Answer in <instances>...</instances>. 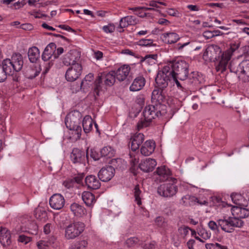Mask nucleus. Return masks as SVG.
<instances>
[{
	"instance_id": "obj_1",
	"label": "nucleus",
	"mask_w": 249,
	"mask_h": 249,
	"mask_svg": "<svg viewBox=\"0 0 249 249\" xmlns=\"http://www.w3.org/2000/svg\"><path fill=\"white\" fill-rule=\"evenodd\" d=\"M165 66L166 68H169V72L171 75V77L176 83L177 86L179 88H182L178 80L184 81L188 78L189 64L184 60H175L169 62Z\"/></svg>"
},
{
	"instance_id": "obj_2",
	"label": "nucleus",
	"mask_w": 249,
	"mask_h": 249,
	"mask_svg": "<svg viewBox=\"0 0 249 249\" xmlns=\"http://www.w3.org/2000/svg\"><path fill=\"white\" fill-rule=\"evenodd\" d=\"M164 107L165 106L160 104L149 105L145 106L142 112L144 120L138 123V129L147 126L149 123L153 119L166 113L163 109Z\"/></svg>"
},
{
	"instance_id": "obj_3",
	"label": "nucleus",
	"mask_w": 249,
	"mask_h": 249,
	"mask_svg": "<svg viewBox=\"0 0 249 249\" xmlns=\"http://www.w3.org/2000/svg\"><path fill=\"white\" fill-rule=\"evenodd\" d=\"M217 224L213 221H211L208 223L209 227L215 232L218 231V227L227 232H232L235 227L241 228L243 226V221L236 217H229L227 219L224 218L217 220Z\"/></svg>"
},
{
	"instance_id": "obj_4",
	"label": "nucleus",
	"mask_w": 249,
	"mask_h": 249,
	"mask_svg": "<svg viewBox=\"0 0 249 249\" xmlns=\"http://www.w3.org/2000/svg\"><path fill=\"white\" fill-rule=\"evenodd\" d=\"M116 78L114 71L103 72L99 74L94 82V92L96 95L99 96L100 92L106 89L107 86L113 85Z\"/></svg>"
},
{
	"instance_id": "obj_5",
	"label": "nucleus",
	"mask_w": 249,
	"mask_h": 249,
	"mask_svg": "<svg viewBox=\"0 0 249 249\" xmlns=\"http://www.w3.org/2000/svg\"><path fill=\"white\" fill-rule=\"evenodd\" d=\"M223 53L220 48L216 45H211L207 47L203 55L205 61L215 62L217 64V71L221 72L226 70V68H222L220 65L223 58Z\"/></svg>"
},
{
	"instance_id": "obj_6",
	"label": "nucleus",
	"mask_w": 249,
	"mask_h": 249,
	"mask_svg": "<svg viewBox=\"0 0 249 249\" xmlns=\"http://www.w3.org/2000/svg\"><path fill=\"white\" fill-rule=\"evenodd\" d=\"M85 224L81 221H74L65 228L64 237L67 240L74 239L84 231Z\"/></svg>"
},
{
	"instance_id": "obj_7",
	"label": "nucleus",
	"mask_w": 249,
	"mask_h": 249,
	"mask_svg": "<svg viewBox=\"0 0 249 249\" xmlns=\"http://www.w3.org/2000/svg\"><path fill=\"white\" fill-rule=\"evenodd\" d=\"M5 63V67L7 68L12 75L14 71H20L23 67V60L22 56L19 53L13 54L11 59L3 60Z\"/></svg>"
},
{
	"instance_id": "obj_8",
	"label": "nucleus",
	"mask_w": 249,
	"mask_h": 249,
	"mask_svg": "<svg viewBox=\"0 0 249 249\" xmlns=\"http://www.w3.org/2000/svg\"><path fill=\"white\" fill-rule=\"evenodd\" d=\"M172 78L169 72V68L165 66L161 71L158 72L155 78L157 87L160 89H164L167 87L168 82Z\"/></svg>"
},
{
	"instance_id": "obj_9",
	"label": "nucleus",
	"mask_w": 249,
	"mask_h": 249,
	"mask_svg": "<svg viewBox=\"0 0 249 249\" xmlns=\"http://www.w3.org/2000/svg\"><path fill=\"white\" fill-rule=\"evenodd\" d=\"M81 114L78 111H74L69 114L65 118V124L69 129L81 128L80 124Z\"/></svg>"
},
{
	"instance_id": "obj_10",
	"label": "nucleus",
	"mask_w": 249,
	"mask_h": 249,
	"mask_svg": "<svg viewBox=\"0 0 249 249\" xmlns=\"http://www.w3.org/2000/svg\"><path fill=\"white\" fill-rule=\"evenodd\" d=\"M177 186L173 183H164L158 187L157 192L159 195L164 197H170L176 194Z\"/></svg>"
},
{
	"instance_id": "obj_11",
	"label": "nucleus",
	"mask_w": 249,
	"mask_h": 249,
	"mask_svg": "<svg viewBox=\"0 0 249 249\" xmlns=\"http://www.w3.org/2000/svg\"><path fill=\"white\" fill-rule=\"evenodd\" d=\"M16 231L18 232H28L31 234H36L38 226L34 221L23 219L22 220V225L19 228L17 227Z\"/></svg>"
},
{
	"instance_id": "obj_12",
	"label": "nucleus",
	"mask_w": 249,
	"mask_h": 249,
	"mask_svg": "<svg viewBox=\"0 0 249 249\" xmlns=\"http://www.w3.org/2000/svg\"><path fill=\"white\" fill-rule=\"evenodd\" d=\"M81 57L80 53L76 50H70L62 59L63 63L67 66L77 64Z\"/></svg>"
},
{
	"instance_id": "obj_13",
	"label": "nucleus",
	"mask_w": 249,
	"mask_h": 249,
	"mask_svg": "<svg viewBox=\"0 0 249 249\" xmlns=\"http://www.w3.org/2000/svg\"><path fill=\"white\" fill-rule=\"evenodd\" d=\"M82 71V66L79 63L71 66L66 72V79L68 81H74L81 75Z\"/></svg>"
},
{
	"instance_id": "obj_14",
	"label": "nucleus",
	"mask_w": 249,
	"mask_h": 249,
	"mask_svg": "<svg viewBox=\"0 0 249 249\" xmlns=\"http://www.w3.org/2000/svg\"><path fill=\"white\" fill-rule=\"evenodd\" d=\"M231 71L234 72L241 77L244 80L249 81V60H246L242 61L238 65L237 70L234 71L231 68Z\"/></svg>"
},
{
	"instance_id": "obj_15",
	"label": "nucleus",
	"mask_w": 249,
	"mask_h": 249,
	"mask_svg": "<svg viewBox=\"0 0 249 249\" xmlns=\"http://www.w3.org/2000/svg\"><path fill=\"white\" fill-rule=\"evenodd\" d=\"M115 169L111 165L103 167L98 172L99 179L103 182L110 180L114 176Z\"/></svg>"
},
{
	"instance_id": "obj_16",
	"label": "nucleus",
	"mask_w": 249,
	"mask_h": 249,
	"mask_svg": "<svg viewBox=\"0 0 249 249\" xmlns=\"http://www.w3.org/2000/svg\"><path fill=\"white\" fill-rule=\"evenodd\" d=\"M239 46V43H234L231 44L230 48L223 53V58H222L221 62H220V65L222 68L227 67L233 53L238 49Z\"/></svg>"
},
{
	"instance_id": "obj_17",
	"label": "nucleus",
	"mask_w": 249,
	"mask_h": 249,
	"mask_svg": "<svg viewBox=\"0 0 249 249\" xmlns=\"http://www.w3.org/2000/svg\"><path fill=\"white\" fill-rule=\"evenodd\" d=\"M70 158L73 163L85 164L88 159L87 155H85V152L78 148H74L72 150Z\"/></svg>"
},
{
	"instance_id": "obj_18",
	"label": "nucleus",
	"mask_w": 249,
	"mask_h": 249,
	"mask_svg": "<svg viewBox=\"0 0 249 249\" xmlns=\"http://www.w3.org/2000/svg\"><path fill=\"white\" fill-rule=\"evenodd\" d=\"M49 203L53 209L60 210L64 206L65 199L63 196L61 194H55L50 197Z\"/></svg>"
},
{
	"instance_id": "obj_19",
	"label": "nucleus",
	"mask_w": 249,
	"mask_h": 249,
	"mask_svg": "<svg viewBox=\"0 0 249 249\" xmlns=\"http://www.w3.org/2000/svg\"><path fill=\"white\" fill-rule=\"evenodd\" d=\"M156 164L157 162L154 159L146 158L141 161L139 167L143 172L147 173L152 171Z\"/></svg>"
},
{
	"instance_id": "obj_20",
	"label": "nucleus",
	"mask_w": 249,
	"mask_h": 249,
	"mask_svg": "<svg viewBox=\"0 0 249 249\" xmlns=\"http://www.w3.org/2000/svg\"><path fill=\"white\" fill-rule=\"evenodd\" d=\"M165 93L163 89H154L151 95V100L153 103L155 104L162 105V103L164 102L165 99Z\"/></svg>"
},
{
	"instance_id": "obj_21",
	"label": "nucleus",
	"mask_w": 249,
	"mask_h": 249,
	"mask_svg": "<svg viewBox=\"0 0 249 249\" xmlns=\"http://www.w3.org/2000/svg\"><path fill=\"white\" fill-rule=\"evenodd\" d=\"M156 144L154 141H146L142 146L141 154L145 156H148L152 154L155 149Z\"/></svg>"
},
{
	"instance_id": "obj_22",
	"label": "nucleus",
	"mask_w": 249,
	"mask_h": 249,
	"mask_svg": "<svg viewBox=\"0 0 249 249\" xmlns=\"http://www.w3.org/2000/svg\"><path fill=\"white\" fill-rule=\"evenodd\" d=\"M9 231L5 228H0V243L4 247L9 246L12 241Z\"/></svg>"
},
{
	"instance_id": "obj_23",
	"label": "nucleus",
	"mask_w": 249,
	"mask_h": 249,
	"mask_svg": "<svg viewBox=\"0 0 249 249\" xmlns=\"http://www.w3.org/2000/svg\"><path fill=\"white\" fill-rule=\"evenodd\" d=\"M144 140V136L142 133L135 134L130 139V142L131 143V149L135 151L138 149L140 145L142 143Z\"/></svg>"
},
{
	"instance_id": "obj_24",
	"label": "nucleus",
	"mask_w": 249,
	"mask_h": 249,
	"mask_svg": "<svg viewBox=\"0 0 249 249\" xmlns=\"http://www.w3.org/2000/svg\"><path fill=\"white\" fill-rule=\"evenodd\" d=\"M145 84V79L142 75H139L135 78L129 89L132 91H137L141 90Z\"/></svg>"
},
{
	"instance_id": "obj_25",
	"label": "nucleus",
	"mask_w": 249,
	"mask_h": 249,
	"mask_svg": "<svg viewBox=\"0 0 249 249\" xmlns=\"http://www.w3.org/2000/svg\"><path fill=\"white\" fill-rule=\"evenodd\" d=\"M130 70V68L129 65H124L121 66L115 72L116 79L119 81H124L128 75Z\"/></svg>"
},
{
	"instance_id": "obj_26",
	"label": "nucleus",
	"mask_w": 249,
	"mask_h": 249,
	"mask_svg": "<svg viewBox=\"0 0 249 249\" xmlns=\"http://www.w3.org/2000/svg\"><path fill=\"white\" fill-rule=\"evenodd\" d=\"M182 205L185 206H191L195 205L196 203H199L201 205L206 204L208 202L204 200L203 202H199L198 198L194 196L187 195L183 196L180 202Z\"/></svg>"
},
{
	"instance_id": "obj_27",
	"label": "nucleus",
	"mask_w": 249,
	"mask_h": 249,
	"mask_svg": "<svg viewBox=\"0 0 249 249\" xmlns=\"http://www.w3.org/2000/svg\"><path fill=\"white\" fill-rule=\"evenodd\" d=\"M156 172L159 176L160 180L162 181L168 179L171 176L170 170L165 165L158 167Z\"/></svg>"
},
{
	"instance_id": "obj_28",
	"label": "nucleus",
	"mask_w": 249,
	"mask_h": 249,
	"mask_svg": "<svg viewBox=\"0 0 249 249\" xmlns=\"http://www.w3.org/2000/svg\"><path fill=\"white\" fill-rule=\"evenodd\" d=\"M85 183L88 187L91 189H97L101 186L99 180L94 175H89L85 178Z\"/></svg>"
},
{
	"instance_id": "obj_29",
	"label": "nucleus",
	"mask_w": 249,
	"mask_h": 249,
	"mask_svg": "<svg viewBox=\"0 0 249 249\" xmlns=\"http://www.w3.org/2000/svg\"><path fill=\"white\" fill-rule=\"evenodd\" d=\"M70 209L73 214L79 217L83 216L87 213L86 210L83 206L76 203L71 204Z\"/></svg>"
},
{
	"instance_id": "obj_30",
	"label": "nucleus",
	"mask_w": 249,
	"mask_h": 249,
	"mask_svg": "<svg viewBox=\"0 0 249 249\" xmlns=\"http://www.w3.org/2000/svg\"><path fill=\"white\" fill-rule=\"evenodd\" d=\"M138 20L135 17L128 16L120 19L119 27L120 28H124L128 25L136 24Z\"/></svg>"
},
{
	"instance_id": "obj_31",
	"label": "nucleus",
	"mask_w": 249,
	"mask_h": 249,
	"mask_svg": "<svg viewBox=\"0 0 249 249\" xmlns=\"http://www.w3.org/2000/svg\"><path fill=\"white\" fill-rule=\"evenodd\" d=\"M162 36L164 41L168 44L175 43L179 39V36L174 32L164 33Z\"/></svg>"
},
{
	"instance_id": "obj_32",
	"label": "nucleus",
	"mask_w": 249,
	"mask_h": 249,
	"mask_svg": "<svg viewBox=\"0 0 249 249\" xmlns=\"http://www.w3.org/2000/svg\"><path fill=\"white\" fill-rule=\"evenodd\" d=\"M82 198L84 203L88 206H91L95 202L94 195L89 192H84L82 193Z\"/></svg>"
},
{
	"instance_id": "obj_33",
	"label": "nucleus",
	"mask_w": 249,
	"mask_h": 249,
	"mask_svg": "<svg viewBox=\"0 0 249 249\" xmlns=\"http://www.w3.org/2000/svg\"><path fill=\"white\" fill-rule=\"evenodd\" d=\"M28 55L30 61L35 63L38 60L40 56L39 51L36 47L30 48L28 52Z\"/></svg>"
},
{
	"instance_id": "obj_34",
	"label": "nucleus",
	"mask_w": 249,
	"mask_h": 249,
	"mask_svg": "<svg viewBox=\"0 0 249 249\" xmlns=\"http://www.w3.org/2000/svg\"><path fill=\"white\" fill-rule=\"evenodd\" d=\"M93 120L91 116L86 115L83 120L82 125L83 130L86 134L89 133L92 128Z\"/></svg>"
},
{
	"instance_id": "obj_35",
	"label": "nucleus",
	"mask_w": 249,
	"mask_h": 249,
	"mask_svg": "<svg viewBox=\"0 0 249 249\" xmlns=\"http://www.w3.org/2000/svg\"><path fill=\"white\" fill-rule=\"evenodd\" d=\"M5 65L3 60L1 64H0V82L4 81L7 79V75H11L10 71L5 67Z\"/></svg>"
},
{
	"instance_id": "obj_36",
	"label": "nucleus",
	"mask_w": 249,
	"mask_h": 249,
	"mask_svg": "<svg viewBox=\"0 0 249 249\" xmlns=\"http://www.w3.org/2000/svg\"><path fill=\"white\" fill-rule=\"evenodd\" d=\"M157 54H147L144 57H142L141 62H144L146 64L149 65H153L156 64L157 59Z\"/></svg>"
},
{
	"instance_id": "obj_37",
	"label": "nucleus",
	"mask_w": 249,
	"mask_h": 249,
	"mask_svg": "<svg viewBox=\"0 0 249 249\" xmlns=\"http://www.w3.org/2000/svg\"><path fill=\"white\" fill-rule=\"evenodd\" d=\"M114 154L115 151L114 149L110 146H105L100 150V155L101 157L111 158L114 156Z\"/></svg>"
},
{
	"instance_id": "obj_38",
	"label": "nucleus",
	"mask_w": 249,
	"mask_h": 249,
	"mask_svg": "<svg viewBox=\"0 0 249 249\" xmlns=\"http://www.w3.org/2000/svg\"><path fill=\"white\" fill-rule=\"evenodd\" d=\"M39 71L36 68L29 67L24 72L25 77L28 79H33L38 75Z\"/></svg>"
},
{
	"instance_id": "obj_39",
	"label": "nucleus",
	"mask_w": 249,
	"mask_h": 249,
	"mask_svg": "<svg viewBox=\"0 0 249 249\" xmlns=\"http://www.w3.org/2000/svg\"><path fill=\"white\" fill-rule=\"evenodd\" d=\"M93 74L89 73L87 75L84 79L81 82V86H83V89H87L91 85L92 81L93 80Z\"/></svg>"
},
{
	"instance_id": "obj_40",
	"label": "nucleus",
	"mask_w": 249,
	"mask_h": 249,
	"mask_svg": "<svg viewBox=\"0 0 249 249\" xmlns=\"http://www.w3.org/2000/svg\"><path fill=\"white\" fill-rule=\"evenodd\" d=\"M141 240L138 239L136 237H132L128 238L125 242V244L128 247H133L137 244H139L142 243Z\"/></svg>"
},
{
	"instance_id": "obj_41",
	"label": "nucleus",
	"mask_w": 249,
	"mask_h": 249,
	"mask_svg": "<svg viewBox=\"0 0 249 249\" xmlns=\"http://www.w3.org/2000/svg\"><path fill=\"white\" fill-rule=\"evenodd\" d=\"M71 131L70 136V139L76 141L80 138L82 132L81 128H76L75 129H70Z\"/></svg>"
},
{
	"instance_id": "obj_42",
	"label": "nucleus",
	"mask_w": 249,
	"mask_h": 249,
	"mask_svg": "<svg viewBox=\"0 0 249 249\" xmlns=\"http://www.w3.org/2000/svg\"><path fill=\"white\" fill-rule=\"evenodd\" d=\"M141 193L139 186L136 185L134 189V195L135 201L139 206H140L142 204L141 198L140 197Z\"/></svg>"
},
{
	"instance_id": "obj_43",
	"label": "nucleus",
	"mask_w": 249,
	"mask_h": 249,
	"mask_svg": "<svg viewBox=\"0 0 249 249\" xmlns=\"http://www.w3.org/2000/svg\"><path fill=\"white\" fill-rule=\"evenodd\" d=\"M231 197L232 202L234 204L239 206L241 205V202L243 199V197L241 194L232 193L231 195Z\"/></svg>"
},
{
	"instance_id": "obj_44",
	"label": "nucleus",
	"mask_w": 249,
	"mask_h": 249,
	"mask_svg": "<svg viewBox=\"0 0 249 249\" xmlns=\"http://www.w3.org/2000/svg\"><path fill=\"white\" fill-rule=\"evenodd\" d=\"M35 216L37 219L40 220H45L47 218V213L45 210L41 209H37L36 211Z\"/></svg>"
},
{
	"instance_id": "obj_45",
	"label": "nucleus",
	"mask_w": 249,
	"mask_h": 249,
	"mask_svg": "<svg viewBox=\"0 0 249 249\" xmlns=\"http://www.w3.org/2000/svg\"><path fill=\"white\" fill-rule=\"evenodd\" d=\"M136 43L140 46L149 47L153 45V40L150 39H142Z\"/></svg>"
},
{
	"instance_id": "obj_46",
	"label": "nucleus",
	"mask_w": 249,
	"mask_h": 249,
	"mask_svg": "<svg viewBox=\"0 0 249 249\" xmlns=\"http://www.w3.org/2000/svg\"><path fill=\"white\" fill-rule=\"evenodd\" d=\"M88 243L86 240H81L71 246L70 249H87Z\"/></svg>"
},
{
	"instance_id": "obj_47",
	"label": "nucleus",
	"mask_w": 249,
	"mask_h": 249,
	"mask_svg": "<svg viewBox=\"0 0 249 249\" xmlns=\"http://www.w3.org/2000/svg\"><path fill=\"white\" fill-rule=\"evenodd\" d=\"M155 222L156 225L159 227L165 228L167 226V222L163 217H157L155 219Z\"/></svg>"
},
{
	"instance_id": "obj_48",
	"label": "nucleus",
	"mask_w": 249,
	"mask_h": 249,
	"mask_svg": "<svg viewBox=\"0 0 249 249\" xmlns=\"http://www.w3.org/2000/svg\"><path fill=\"white\" fill-rule=\"evenodd\" d=\"M190 228H189L187 226H183L179 227L178 229V231L179 233L183 236V237H186L187 235H188Z\"/></svg>"
},
{
	"instance_id": "obj_49",
	"label": "nucleus",
	"mask_w": 249,
	"mask_h": 249,
	"mask_svg": "<svg viewBox=\"0 0 249 249\" xmlns=\"http://www.w3.org/2000/svg\"><path fill=\"white\" fill-rule=\"evenodd\" d=\"M236 210L240 213V217L241 218H245L249 215V211L246 208H241L237 207Z\"/></svg>"
},
{
	"instance_id": "obj_50",
	"label": "nucleus",
	"mask_w": 249,
	"mask_h": 249,
	"mask_svg": "<svg viewBox=\"0 0 249 249\" xmlns=\"http://www.w3.org/2000/svg\"><path fill=\"white\" fill-rule=\"evenodd\" d=\"M115 27L113 24H108L103 26V30L106 33H112L114 32Z\"/></svg>"
},
{
	"instance_id": "obj_51",
	"label": "nucleus",
	"mask_w": 249,
	"mask_h": 249,
	"mask_svg": "<svg viewBox=\"0 0 249 249\" xmlns=\"http://www.w3.org/2000/svg\"><path fill=\"white\" fill-rule=\"evenodd\" d=\"M140 246L144 249H155L156 243L154 241H152L149 244H143L142 241V243H140Z\"/></svg>"
},
{
	"instance_id": "obj_52",
	"label": "nucleus",
	"mask_w": 249,
	"mask_h": 249,
	"mask_svg": "<svg viewBox=\"0 0 249 249\" xmlns=\"http://www.w3.org/2000/svg\"><path fill=\"white\" fill-rule=\"evenodd\" d=\"M18 241L25 244H27L31 241V237L24 234H21L18 236Z\"/></svg>"
},
{
	"instance_id": "obj_53",
	"label": "nucleus",
	"mask_w": 249,
	"mask_h": 249,
	"mask_svg": "<svg viewBox=\"0 0 249 249\" xmlns=\"http://www.w3.org/2000/svg\"><path fill=\"white\" fill-rule=\"evenodd\" d=\"M52 51H46V50L45 49L44 51L43 52L42 55V59L44 61H47L49 60L52 56Z\"/></svg>"
},
{
	"instance_id": "obj_54",
	"label": "nucleus",
	"mask_w": 249,
	"mask_h": 249,
	"mask_svg": "<svg viewBox=\"0 0 249 249\" xmlns=\"http://www.w3.org/2000/svg\"><path fill=\"white\" fill-rule=\"evenodd\" d=\"M130 156L131 158L130 161L131 165V169H135V166L137 164L139 161L138 157L137 156H134L133 157H132L131 154H130Z\"/></svg>"
},
{
	"instance_id": "obj_55",
	"label": "nucleus",
	"mask_w": 249,
	"mask_h": 249,
	"mask_svg": "<svg viewBox=\"0 0 249 249\" xmlns=\"http://www.w3.org/2000/svg\"><path fill=\"white\" fill-rule=\"evenodd\" d=\"M198 234L201 236L202 238L205 240H206L207 239H209L211 237V233H208L207 231H206L205 230H203L201 231H200Z\"/></svg>"
},
{
	"instance_id": "obj_56",
	"label": "nucleus",
	"mask_w": 249,
	"mask_h": 249,
	"mask_svg": "<svg viewBox=\"0 0 249 249\" xmlns=\"http://www.w3.org/2000/svg\"><path fill=\"white\" fill-rule=\"evenodd\" d=\"M53 229V226L51 223L46 224L43 228V231L45 234H48L51 233Z\"/></svg>"
},
{
	"instance_id": "obj_57",
	"label": "nucleus",
	"mask_w": 249,
	"mask_h": 249,
	"mask_svg": "<svg viewBox=\"0 0 249 249\" xmlns=\"http://www.w3.org/2000/svg\"><path fill=\"white\" fill-rule=\"evenodd\" d=\"M83 89V86H81V83H80V85H77L75 83H73L71 86V89L72 90L73 93L77 92L79 91L80 89Z\"/></svg>"
},
{
	"instance_id": "obj_58",
	"label": "nucleus",
	"mask_w": 249,
	"mask_h": 249,
	"mask_svg": "<svg viewBox=\"0 0 249 249\" xmlns=\"http://www.w3.org/2000/svg\"><path fill=\"white\" fill-rule=\"evenodd\" d=\"M157 3L160 4L161 5H164V6H167V4L165 2H161L160 1H155V0H151L149 2V5L150 6L154 7H157L158 8L159 6L157 5Z\"/></svg>"
},
{
	"instance_id": "obj_59",
	"label": "nucleus",
	"mask_w": 249,
	"mask_h": 249,
	"mask_svg": "<svg viewBox=\"0 0 249 249\" xmlns=\"http://www.w3.org/2000/svg\"><path fill=\"white\" fill-rule=\"evenodd\" d=\"M37 247L39 249H49V246L44 241H40L37 243Z\"/></svg>"
},
{
	"instance_id": "obj_60",
	"label": "nucleus",
	"mask_w": 249,
	"mask_h": 249,
	"mask_svg": "<svg viewBox=\"0 0 249 249\" xmlns=\"http://www.w3.org/2000/svg\"><path fill=\"white\" fill-rule=\"evenodd\" d=\"M203 36L206 39H210L214 37L213 31H206L203 34Z\"/></svg>"
},
{
	"instance_id": "obj_61",
	"label": "nucleus",
	"mask_w": 249,
	"mask_h": 249,
	"mask_svg": "<svg viewBox=\"0 0 249 249\" xmlns=\"http://www.w3.org/2000/svg\"><path fill=\"white\" fill-rule=\"evenodd\" d=\"M57 27H58L59 28H60L62 29L69 31V32H75V31L73 29H72L71 27H70V26H69L68 25H67L60 24V25H59L58 26H57Z\"/></svg>"
},
{
	"instance_id": "obj_62",
	"label": "nucleus",
	"mask_w": 249,
	"mask_h": 249,
	"mask_svg": "<svg viewBox=\"0 0 249 249\" xmlns=\"http://www.w3.org/2000/svg\"><path fill=\"white\" fill-rule=\"evenodd\" d=\"M167 12L168 15L173 17H177L178 13L177 11H176L174 9H168L167 11Z\"/></svg>"
},
{
	"instance_id": "obj_63",
	"label": "nucleus",
	"mask_w": 249,
	"mask_h": 249,
	"mask_svg": "<svg viewBox=\"0 0 249 249\" xmlns=\"http://www.w3.org/2000/svg\"><path fill=\"white\" fill-rule=\"evenodd\" d=\"M213 246H211L210 249H228L227 247L224 246H221L218 243L212 244Z\"/></svg>"
},
{
	"instance_id": "obj_64",
	"label": "nucleus",
	"mask_w": 249,
	"mask_h": 249,
	"mask_svg": "<svg viewBox=\"0 0 249 249\" xmlns=\"http://www.w3.org/2000/svg\"><path fill=\"white\" fill-rule=\"evenodd\" d=\"M90 156L92 158L95 160H99L100 156L99 155L96 153V152L93 150H91Z\"/></svg>"
}]
</instances>
